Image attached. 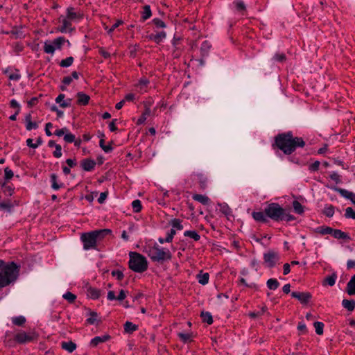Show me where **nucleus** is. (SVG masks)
I'll list each match as a JSON object with an SVG mask.
<instances>
[{"label": "nucleus", "instance_id": "1", "mask_svg": "<svg viewBox=\"0 0 355 355\" xmlns=\"http://www.w3.org/2000/svg\"><path fill=\"white\" fill-rule=\"evenodd\" d=\"M277 147L285 154H291L297 147H303L304 141L301 137H293L291 132L278 135L275 138Z\"/></svg>", "mask_w": 355, "mask_h": 355}, {"label": "nucleus", "instance_id": "2", "mask_svg": "<svg viewBox=\"0 0 355 355\" xmlns=\"http://www.w3.org/2000/svg\"><path fill=\"white\" fill-rule=\"evenodd\" d=\"M83 18V15L78 11H76L73 7L67 8V15L65 16H60L59 17V23L60 25L58 26V30L62 33H71L74 31V27L72 26L73 22H78Z\"/></svg>", "mask_w": 355, "mask_h": 355}, {"label": "nucleus", "instance_id": "3", "mask_svg": "<svg viewBox=\"0 0 355 355\" xmlns=\"http://www.w3.org/2000/svg\"><path fill=\"white\" fill-rule=\"evenodd\" d=\"M110 234L111 230L110 229H102L83 234L80 239L83 243V249L85 250L95 249L97 243Z\"/></svg>", "mask_w": 355, "mask_h": 355}, {"label": "nucleus", "instance_id": "4", "mask_svg": "<svg viewBox=\"0 0 355 355\" xmlns=\"http://www.w3.org/2000/svg\"><path fill=\"white\" fill-rule=\"evenodd\" d=\"M129 267L136 272L145 271L148 268L146 258L137 252H130Z\"/></svg>", "mask_w": 355, "mask_h": 355}, {"label": "nucleus", "instance_id": "5", "mask_svg": "<svg viewBox=\"0 0 355 355\" xmlns=\"http://www.w3.org/2000/svg\"><path fill=\"white\" fill-rule=\"evenodd\" d=\"M5 275L0 273V288L6 286L15 282L19 274V269L16 264L11 263L4 268Z\"/></svg>", "mask_w": 355, "mask_h": 355}, {"label": "nucleus", "instance_id": "6", "mask_svg": "<svg viewBox=\"0 0 355 355\" xmlns=\"http://www.w3.org/2000/svg\"><path fill=\"white\" fill-rule=\"evenodd\" d=\"M148 254L153 261L157 262L169 260L172 257L169 250L161 248L157 244L149 248Z\"/></svg>", "mask_w": 355, "mask_h": 355}, {"label": "nucleus", "instance_id": "7", "mask_svg": "<svg viewBox=\"0 0 355 355\" xmlns=\"http://www.w3.org/2000/svg\"><path fill=\"white\" fill-rule=\"evenodd\" d=\"M264 213L267 217L275 221L283 220L284 216V209L275 202L268 205L264 209Z\"/></svg>", "mask_w": 355, "mask_h": 355}, {"label": "nucleus", "instance_id": "8", "mask_svg": "<svg viewBox=\"0 0 355 355\" xmlns=\"http://www.w3.org/2000/svg\"><path fill=\"white\" fill-rule=\"evenodd\" d=\"M65 42L69 44V42L62 37H57L53 41H46L44 42V51L46 53L53 54L56 49L62 48Z\"/></svg>", "mask_w": 355, "mask_h": 355}, {"label": "nucleus", "instance_id": "9", "mask_svg": "<svg viewBox=\"0 0 355 355\" xmlns=\"http://www.w3.org/2000/svg\"><path fill=\"white\" fill-rule=\"evenodd\" d=\"M279 259V254L274 250H269L263 254L264 263L269 268L274 267Z\"/></svg>", "mask_w": 355, "mask_h": 355}, {"label": "nucleus", "instance_id": "10", "mask_svg": "<svg viewBox=\"0 0 355 355\" xmlns=\"http://www.w3.org/2000/svg\"><path fill=\"white\" fill-rule=\"evenodd\" d=\"M35 337V334L33 331L29 333L21 331L15 335V339L19 343H25L33 340Z\"/></svg>", "mask_w": 355, "mask_h": 355}, {"label": "nucleus", "instance_id": "11", "mask_svg": "<svg viewBox=\"0 0 355 355\" xmlns=\"http://www.w3.org/2000/svg\"><path fill=\"white\" fill-rule=\"evenodd\" d=\"M291 296L297 299L301 303H306L311 297V295L308 292H292Z\"/></svg>", "mask_w": 355, "mask_h": 355}, {"label": "nucleus", "instance_id": "12", "mask_svg": "<svg viewBox=\"0 0 355 355\" xmlns=\"http://www.w3.org/2000/svg\"><path fill=\"white\" fill-rule=\"evenodd\" d=\"M334 190L339 193L343 198L349 200L355 205V193L341 188H334Z\"/></svg>", "mask_w": 355, "mask_h": 355}, {"label": "nucleus", "instance_id": "13", "mask_svg": "<svg viewBox=\"0 0 355 355\" xmlns=\"http://www.w3.org/2000/svg\"><path fill=\"white\" fill-rule=\"evenodd\" d=\"M110 338V336L107 334L101 336H96L93 339H92L90 345L92 347H96L100 343H103L108 340Z\"/></svg>", "mask_w": 355, "mask_h": 355}, {"label": "nucleus", "instance_id": "14", "mask_svg": "<svg viewBox=\"0 0 355 355\" xmlns=\"http://www.w3.org/2000/svg\"><path fill=\"white\" fill-rule=\"evenodd\" d=\"M64 94H60L55 98V102L57 103H60V107H62L63 108L70 107L71 103V99L68 98L67 100H64Z\"/></svg>", "mask_w": 355, "mask_h": 355}, {"label": "nucleus", "instance_id": "15", "mask_svg": "<svg viewBox=\"0 0 355 355\" xmlns=\"http://www.w3.org/2000/svg\"><path fill=\"white\" fill-rule=\"evenodd\" d=\"M166 37V33L164 31L159 32L157 34H151L148 36L149 40L154 41L155 43L159 44L163 41Z\"/></svg>", "mask_w": 355, "mask_h": 355}, {"label": "nucleus", "instance_id": "16", "mask_svg": "<svg viewBox=\"0 0 355 355\" xmlns=\"http://www.w3.org/2000/svg\"><path fill=\"white\" fill-rule=\"evenodd\" d=\"M96 165V162L92 159H84L82 162L81 166L86 171H92Z\"/></svg>", "mask_w": 355, "mask_h": 355}, {"label": "nucleus", "instance_id": "17", "mask_svg": "<svg viewBox=\"0 0 355 355\" xmlns=\"http://www.w3.org/2000/svg\"><path fill=\"white\" fill-rule=\"evenodd\" d=\"M332 236L335 239H344V240H349L350 239L349 236L347 233L341 231L340 230H334V229Z\"/></svg>", "mask_w": 355, "mask_h": 355}, {"label": "nucleus", "instance_id": "18", "mask_svg": "<svg viewBox=\"0 0 355 355\" xmlns=\"http://www.w3.org/2000/svg\"><path fill=\"white\" fill-rule=\"evenodd\" d=\"M211 47V44L208 41H204L200 46V53L202 58L208 55L209 51Z\"/></svg>", "mask_w": 355, "mask_h": 355}, {"label": "nucleus", "instance_id": "19", "mask_svg": "<svg viewBox=\"0 0 355 355\" xmlns=\"http://www.w3.org/2000/svg\"><path fill=\"white\" fill-rule=\"evenodd\" d=\"M347 292L350 295H355V275L351 278L347 284Z\"/></svg>", "mask_w": 355, "mask_h": 355}, {"label": "nucleus", "instance_id": "20", "mask_svg": "<svg viewBox=\"0 0 355 355\" xmlns=\"http://www.w3.org/2000/svg\"><path fill=\"white\" fill-rule=\"evenodd\" d=\"M193 199L202 203L204 205H207L210 202V199L205 195L195 194L193 196Z\"/></svg>", "mask_w": 355, "mask_h": 355}, {"label": "nucleus", "instance_id": "21", "mask_svg": "<svg viewBox=\"0 0 355 355\" xmlns=\"http://www.w3.org/2000/svg\"><path fill=\"white\" fill-rule=\"evenodd\" d=\"M78 103L81 105H87L89 100V96L83 92L77 94Z\"/></svg>", "mask_w": 355, "mask_h": 355}, {"label": "nucleus", "instance_id": "22", "mask_svg": "<svg viewBox=\"0 0 355 355\" xmlns=\"http://www.w3.org/2000/svg\"><path fill=\"white\" fill-rule=\"evenodd\" d=\"M218 206L220 207V211L226 216L232 215V209L226 203H218Z\"/></svg>", "mask_w": 355, "mask_h": 355}, {"label": "nucleus", "instance_id": "23", "mask_svg": "<svg viewBox=\"0 0 355 355\" xmlns=\"http://www.w3.org/2000/svg\"><path fill=\"white\" fill-rule=\"evenodd\" d=\"M252 217L255 220L259 222H266L267 220L266 215L265 214L264 212L261 211H254L252 213Z\"/></svg>", "mask_w": 355, "mask_h": 355}, {"label": "nucleus", "instance_id": "24", "mask_svg": "<svg viewBox=\"0 0 355 355\" xmlns=\"http://www.w3.org/2000/svg\"><path fill=\"white\" fill-rule=\"evenodd\" d=\"M51 187L54 190H58L63 186V184L58 183V177L54 173L51 174Z\"/></svg>", "mask_w": 355, "mask_h": 355}, {"label": "nucleus", "instance_id": "25", "mask_svg": "<svg viewBox=\"0 0 355 355\" xmlns=\"http://www.w3.org/2000/svg\"><path fill=\"white\" fill-rule=\"evenodd\" d=\"M198 282L202 285H205L209 282V275L208 273H199L197 275Z\"/></svg>", "mask_w": 355, "mask_h": 355}, {"label": "nucleus", "instance_id": "26", "mask_svg": "<svg viewBox=\"0 0 355 355\" xmlns=\"http://www.w3.org/2000/svg\"><path fill=\"white\" fill-rule=\"evenodd\" d=\"M62 347L64 349L67 350V352L71 353L73 352L76 348V345L70 341V342H63L62 343Z\"/></svg>", "mask_w": 355, "mask_h": 355}, {"label": "nucleus", "instance_id": "27", "mask_svg": "<svg viewBox=\"0 0 355 355\" xmlns=\"http://www.w3.org/2000/svg\"><path fill=\"white\" fill-rule=\"evenodd\" d=\"M342 305L344 308L347 309L349 311H352L355 307V301L354 300H343L342 302Z\"/></svg>", "mask_w": 355, "mask_h": 355}, {"label": "nucleus", "instance_id": "28", "mask_svg": "<svg viewBox=\"0 0 355 355\" xmlns=\"http://www.w3.org/2000/svg\"><path fill=\"white\" fill-rule=\"evenodd\" d=\"M336 279L337 275L336 273H332L331 275L325 277L324 283L330 286H332L335 284Z\"/></svg>", "mask_w": 355, "mask_h": 355}, {"label": "nucleus", "instance_id": "29", "mask_svg": "<svg viewBox=\"0 0 355 355\" xmlns=\"http://www.w3.org/2000/svg\"><path fill=\"white\" fill-rule=\"evenodd\" d=\"M137 329V326L131 322H126L124 324V330L128 334H131Z\"/></svg>", "mask_w": 355, "mask_h": 355}, {"label": "nucleus", "instance_id": "30", "mask_svg": "<svg viewBox=\"0 0 355 355\" xmlns=\"http://www.w3.org/2000/svg\"><path fill=\"white\" fill-rule=\"evenodd\" d=\"M334 229L330 227H320L316 229V232L320 233L322 235L331 234Z\"/></svg>", "mask_w": 355, "mask_h": 355}, {"label": "nucleus", "instance_id": "31", "mask_svg": "<svg viewBox=\"0 0 355 355\" xmlns=\"http://www.w3.org/2000/svg\"><path fill=\"white\" fill-rule=\"evenodd\" d=\"M266 284H267L268 288L270 290H275L279 286V282L276 279H273V278L269 279L267 281Z\"/></svg>", "mask_w": 355, "mask_h": 355}, {"label": "nucleus", "instance_id": "32", "mask_svg": "<svg viewBox=\"0 0 355 355\" xmlns=\"http://www.w3.org/2000/svg\"><path fill=\"white\" fill-rule=\"evenodd\" d=\"M201 317L203 322H207L209 324H211L213 322L212 315L209 312H202Z\"/></svg>", "mask_w": 355, "mask_h": 355}, {"label": "nucleus", "instance_id": "33", "mask_svg": "<svg viewBox=\"0 0 355 355\" xmlns=\"http://www.w3.org/2000/svg\"><path fill=\"white\" fill-rule=\"evenodd\" d=\"M184 235L193 239L194 241H198L200 238V235L196 231H185Z\"/></svg>", "mask_w": 355, "mask_h": 355}, {"label": "nucleus", "instance_id": "34", "mask_svg": "<svg viewBox=\"0 0 355 355\" xmlns=\"http://www.w3.org/2000/svg\"><path fill=\"white\" fill-rule=\"evenodd\" d=\"M293 207L295 213L302 214L304 212V207L298 201H293Z\"/></svg>", "mask_w": 355, "mask_h": 355}, {"label": "nucleus", "instance_id": "35", "mask_svg": "<svg viewBox=\"0 0 355 355\" xmlns=\"http://www.w3.org/2000/svg\"><path fill=\"white\" fill-rule=\"evenodd\" d=\"M13 205L11 203L10 200L0 202V209L10 211Z\"/></svg>", "mask_w": 355, "mask_h": 355}, {"label": "nucleus", "instance_id": "36", "mask_svg": "<svg viewBox=\"0 0 355 355\" xmlns=\"http://www.w3.org/2000/svg\"><path fill=\"white\" fill-rule=\"evenodd\" d=\"M196 175L198 177V180L200 182V187L202 189H205L207 187V177L205 175H203L202 173H198Z\"/></svg>", "mask_w": 355, "mask_h": 355}, {"label": "nucleus", "instance_id": "37", "mask_svg": "<svg viewBox=\"0 0 355 355\" xmlns=\"http://www.w3.org/2000/svg\"><path fill=\"white\" fill-rule=\"evenodd\" d=\"M12 322L15 325L21 326L24 323H25L26 318L24 316H22V315H19V316H17V317H13L12 318Z\"/></svg>", "mask_w": 355, "mask_h": 355}, {"label": "nucleus", "instance_id": "38", "mask_svg": "<svg viewBox=\"0 0 355 355\" xmlns=\"http://www.w3.org/2000/svg\"><path fill=\"white\" fill-rule=\"evenodd\" d=\"M98 321V314L96 312H91L87 322L90 324H94Z\"/></svg>", "mask_w": 355, "mask_h": 355}, {"label": "nucleus", "instance_id": "39", "mask_svg": "<svg viewBox=\"0 0 355 355\" xmlns=\"http://www.w3.org/2000/svg\"><path fill=\"white\" fill-rule=\"evenodd\" d=\"M151 16V10L149 6H145L142 12V19L144 21L148 19Z\"/></svg>", "mask_w": 355, "mask_h": 355}, {"label": "nucleus", "instance_id": "40", "mask_svg": "<svg viewBox=\"0 0 355 355\" xmlns=\"http://www.w3.org/2000/svg\"><path fill=\"white\" fill-rule=\"evenodd\" d=\"M323 213L327 217H332L334 214V207L332 205L326 206L324 209Z\"/></svg>", "mask_w": 355, "mask_h": 355}, {"label": "nucleus", "instance_id": "41", "mask_svg": "<svg viewBox=\"0 0 355 355\" xmlns=\"http://www.w3.org/2000/svg\"><path fill=\"white\" fill-rule=\"evenodd\" d=\"M171 225L174 229L182 230L183 225L181 224V221L179 219L175 218L171 221Z\"/></svg>", "mask_w": 355, "mask_h": 355}, {"label": "nucleus", "instance_id": "42", "mask_svg": "<svg viewBox=\"0 0 355 355\" xmlns=\"http://www.w3.org/2000/svg\"><path fill=\"white\" fill-rule=\"evenodd\" d=\"M314 327L315 329V332L318 335H321L323 334V328L324 324L321 322H314Z\"/></svg>", "mask_w": 355, "mask_h": 355}, {"label": "nucleus", "instance_id": "43", "mask_svg": "<svg viewBox=\"0 0 355 355\" xmlns=\"http://www.w3.org/2000/svg\"><path fill=\"white\" fill-rule=\"evenodd\" d=\"M73 61V57H68L66 59L62 60L60 62V64L62 67H68L72 64Z\"/></svg>", "mask_w": 355, "mask_h": 355}, {"label": "nucleus", "instance_id": "44", "mask_svg": "<svg viewBox=\"0 0 355 355\" xmlns=\"http://www.w3.org/2000/svg\"><path fill=\"white\" fill-rule=\"evenodd\" d=\"M150 114V110L149 108H146L145 112L143 113L141 116L138 119L137 124H142L146 120V118Z\"/></svg>", "mask_w": 355, "mask_h": 355}, {"label": "nucleus", "instance_id": "45", "mask_svg": "<svg viewBox=\"0 0 355 355\" xmlns=\"http://www.w3.org/2000/svg\"><path fill=\"white\" fill-rule=\"evenodd\" d=\"M239 11H243L245 9V5L241 0H236L233 3Z\"/></svg>", "mask_w": 355, "mask_h": 355}, {"label": "nucleus", "instance_id": "46", "mask_svg": "<svg viewBox=\"0 0 355 355\" xmlns=\"http://www.w3.org/2000/svg\"><path fill=\"white\" fill-rule=\"evenodd\" d=\"M345 216L347 218L355 219V211L352 207H347Z\"/></svg>", "mask_w": 355, "mask_h": 355}, {"label": "nucleus", "instance_id": "47", "mask_svg": "<svg viewBox=\"0 0 355 355\" xmlns=\"http://www.w3.org/2000/svg\"><path fill=\"white\" fill-rule=\"evenodd\" d=\"M132 207L135 212H139L141 209V203L139 200H135L132 202Z\"/></svg>", "mask_w": 355, "mask_h": 355}, {"label": "nucleus", "instance_id": "48", "mask_svg": "<svg viewBox=\"0 0 355 355\" xmlns=\"http://www.w3.org/2000/svg\"><path fill=\"white\" fill-rule=\"evenodd\" d=\"M123 24L121 20H118L116 23H114L110 28H108L107 26H105V29L107 31L108 34H110L115 28L119 27L121 24Z\"/></svg>", "mask_w": 355, "mask_h": 355}, {"label": "nucleus", "instance_id": "49", "mask_svg": "<svg viewBox=\"0 0 355 355\" xmlns=\"http://www.w3.org/2000/svg\"><path fill=\"white\" fill-rule=\"evenodd\" d=\"M62 297L69 302H73L76 298V296L71 292H67L62 295Z\"/></svg>", "mask_w": 355, "mask_h": 355}, {"label": "nucleus", "instance_id": "50", "mask_svg": "<svg viewBox=\"0 0 355 355\" xmlns=\"http://www.w3.org/2000/svg\"><path fill=\"white\" fill-rule=\"evenodd\" d=\"M64 140L67 143H72L75 141V136L67 131L64 135Z\"/></svg>", "mask_w": 355, "mask_h": 355}, {"label": "nucleus", "instance_id": "51", "mask_svg": "<svg viewBox=\"0 0 355 355\" xmlns=\"http://www.w3.org/2000/svg\"><path fill=\"white\" fill-rule=\"evenodd\" d=\"M89 295L93 299H97L100 296V291L97 289L90 288L89 290Z\"/></svg>", "mask_w": 355, "mask_h": 355}, {"label": "nucleus", "instance_id": "52", "mask_svg": "<svg viewBox=\"0 0 355 355\" xmlns=\"http://www.w3.org/2000/svg\"><path fill=\"white\" fill-rule=\"evenodd\" d=\"M100 146L101 147V148L105 152V153H110L112 151V148L111 147L110 145H107V146H105V144H104V140L103 139H101L100 140Z\"/></svg>", "mask_w": 355, "mask_h": 355}, {"label": "nucleus", "instance_id": "53", "mask_svg": "<svg viewBox=\"0 0 355 355\" xmlns=\"http://www.w3.org/2000/svg\"><path fill=\"white\" fill-rule=\"evenodd\" d=\"M8 78L12 80H18L20 78V75L17 71L8 73Z\"/></svg>", "mask_w": 355, "mask_h": 355}, {"label": "nucleus", "instance_id": "54", "mask_svg": "<svg viewBox=\"0 0 355 355\" xmlns=\"http://www.w3.org/2000/svg\"><path fill=\"white\" fill-rule=\"evenodd\" d=\"M153 24L157 26V27H159V28H165L166 27V24L165 23L158 19V18H155L153 20Z\"/></svg>", "mask_w": 355, "mask_h": 355}, {"label": "nucleus", "instance_id": "55", "mask_svg": "<svg viewBox=\"0 0 355 355\" xmlns=\"http://www.w3.org/2000/svg\"><path fill=\"white\" fill-rule=\"evenodd\" d=\"M112 275L113 277H115L117 279L121 280L123 278V274L121 270H113L112 272Z\"/></svg>", "mask_w": 355, "mask_h": 355}, {"label": "nucleus", "instance_id": "56", "mask_svg": "<svg viewBox=\"0 0 355 355\" xmlns=\"http://www.w3.org/2000/svg\"><path fill=\"white\" fill-rule=\"evenodd\" d=\"M53 155L58 158L62 156V148L60 145H55V150L53 152Z\"/></svg>", "mask_w": 355, "mask_h": 355}, {"label": "nucleus", "instance_id": "57", "mask_svg": "<svg viewBox=\"0 0 355 355\" xmlns=\"http://www.w3.org/2000/svg\"><path fill=\"white\" fill-rule=\"evenodd\" d=\"M5 178L6 180H10L13 177V172L9 168H6L5 170Z\"/></svg>", "mask_w": 355, "mask_h": 355}, {"label": "nucleus", "instance_id": "58", "mask_svg": "<svg viewBox=\"0 0 355 355\" xmlns=\"http://www.w3.org/2000/svg\"><path fill=\"white\" fill-rule=\"evenodd\" d=\"M178 336L181 338V339L184 342H187V341L189 340L191 338V334H188V333H187V334L180 333V334H178Z\"/></svg>", "mask_w": 355, "mask_h": 355}, {"label": "nucleus", "instance_id": "59", "mask_svg": "<svg viewBox=\"0 0 355 355\" xmlns=\"http://www.w3.org/2000/svg\"><path fill=\"white\" fill-rule=\"evenodd\" d=\"M273 59L278 62H282L285 60V55L283 53H276L274 55Z\"/></svg>", "mask_w": 355, "mask_h": 355}, {"label": "nucleus", "instance_id": "60", "mask_svg": "<svg viewBox=\"0 0 355 355\" xmlns=\"http://www.w3.org/2000/svg\"><path fill=\"white\" fill-rule=\"evenodd\" d=\"M38 125L37 124V123L35 122H29L28 123L26 124V128L28 130H31L32 129H36L37 128Z\"/></svg>", "mask_w": 355, "mask_h": 355}, {"label": "nucleus", "instance_id": "61", "mask_svg": "<svg viewBox=\"0 0 355 355\" xmlns=\"http://www.w3.org/2000/svg\"><path fill=\"white\" fill-rule=\"evenodd\" d=\"M107 196V192H102L101 194H100V196L99 198H98V202L100 203V204H102L105 202L106 198Z\"/></svg>", "mask_w": 355, "mask_h": 355}, {"label": "nucleus", "instance_id": "62", "mask_svg": "<svg viewBox=\"0 0 355 355\" xmlns=\"http://www.w3.org/2000/svg\"><path fill=\"white\" fill-rule=\"evenodd\" d=\"M51 110L52 111L55 112L57 113L58 116H60V117H62L63 116V114H64V112L62 110H58L57 106L55 105H53L51 107Z\"/></svg>", "mask_w": 355, "mask_h": 355}, {"label": "nucleus", "instance_id": "63", "mask_svg": "<svg viewBox=\"0 0 355 355\" xmlns=\"http://www.w3.org/2000/svg\"><path fill=\"white\" fill-rule=\"evenodd\" d=\"M67 130H68L66 128L59 129V130H55V135L58 137H61L62 135H64L65 133L67 132Z\"/></svg>", "mask_w": 355, "mask_h": 355}, {"label": "nucleus", "instance_id": "64", "mask_svg": "<svg viewBox=\"0 0 355 355\" xmlns=\"http://www.w3.org/2000/svg\"><path fill=\"white\" fill-rule=\"evenodd\" d=\"M347 268L349 270L352 268L355 269V260H348L347 262Z\"/></svg>", "mask_w": 355, "mask_h": 355}]
</instances>
